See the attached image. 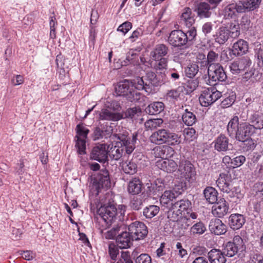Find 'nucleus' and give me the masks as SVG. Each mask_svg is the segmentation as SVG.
Returning a JSON list of instances; mask_svg holds the SVG:
<instances>
[{"label": "nucleus", "instance_id": "12", "mask_svg": "<svg viewBox=\"0 0 263 263\" xmlns=\"http://www.w3.org/2000/svg\"><path fill=\"white\" fill-rule=\"evenodd\" d=\"M108 147L105 144H98L95 146L90 153V158L100 162L104 163L107 160Z\"/></svg>", "mask_w": 263, "mask_h": 263}, {"label": "nucleus", "instance_id": "45", "mask_svg": "<svg viewBox=\"0 0 263 263\" xmlns=\"http://www.w3.org/2000/svg\"><path fill=\"white\" fill-rule=\"evenodd\" d=\"M153 65V68L156 71H164L167 67L168 59L167 58H160L158 60L155 61Z\"/></svg>", "mask_w": 263, "mask_h": 263}, {"label": "nucleus", "instance_id": "13", "mask_svg": "<svg viewBox=\"0 0 263 263\" xmlns=\"http://www.w3.org/2000/svg\"><path fill=\"white\" fill-rule=\"evenodd\" d=\"M185 33L181 30H174L171 31L168 37L169 44L175 47H179L186 45Z\"/></svg>", "mask_w": 263, "mask_h": 263}, {"label": "nucleus", "instance_id": "15", "mask_svg": "<svg viewBox=\"0 0 263 263\" xmlns=\"http://www.w3.org/2000/svg\"><path fill=\"white\" fill-rule=\"evenodd\" d=\"M232 176L229 172L221 173L216 180L217 186L224 193H229L231 190Z\"/></svg>", "mask_w": 263, "mask_h": 263}, {"label": "nucleus", "instance_id": "37", "mask_svg": "<svg viewBox=\"0 0 263 263\" xmlns=\"http://www.w3.org/2000/svg\"><path fill=\"white\" fill-rule=\"evenodd\" d=\"M160 208L155 205H150L143 209V215L146 218L151 219L159 212Z\"/></svg>", "mask_w": 263, "mask_h": 263}, {"label": "nucleus", "instance_id": "56", "mask_svg": "<svg viewBox=\"0 0 263 263\" xmlns=\"http://www.w3.org/2000/svg\"><path fill=\"white\" fill-rule=\"evenodd\" d=\"M136 263H152L151 256L146 253H143L138 256L135 259Z\"/></svg>", "mask_w": 263, "mask_h": 263}, {"label": "nucleus", "instance_id": "39", "mask_svg": "<svg viewBox=\"0 0 263 263\" xmlns=\"http://www.w3.org/2000/svg\"><path fill=\"white\" fill-rule=\"evenodd\" d=\"M183 122L187 126L193 125L196 121V116L191 111L185 109L182 116Z\"/></svg>", "mask_w": 263, "mask_h": 263}, {"label": "nucleus", "instance_id": "63", "mask_svg": "<svg viewBox=\"0 0 263 263\" xmlns=\"http://www.w3.org/2000/svg\"><path fill=\"white\" fill-rule=\"evenodd\" d=\"M213 25L211 22L204 23L202 27V31L205 35L210 34L213 30Z\"/></svg>", "mask_w": 263, "mask_h": 263}, {"label": "nucleus", "instance_id": "33", "mask_svg": "<svg viewBox=\"0 0 263 263\" xmlns=\"http://www.w3.org/2000/svg\"><path fill=\"white\" fill-rule=\"evenodd\" d=\"M121 167L123 172L127 174L134 175L137 172V165L133 160L122 162Z\"/></svg>", "mask_w": 263, "mask_h": 263}, {"label": "nucleus", "instance_id": "8", "mask_svg": "<svg viewBox=\"0 0 263 263\" xmlns=\"http://www.w3.org/2000/svg\"><path fill=\"white\" fill-rule=\"evenodd\" d=\"M221 97V92L214 87H210L202 91L199 100L202 106L208 107L213 104Z\"/></svg>", "mask_w": 263, "mask_h": 263}, {"label": "nucleus", "instance_id": "51", "mask_svg": "<svg viewBox=\"0 0 263 263\" xmlns=\"http://www.w3.org/2000/svg\"><path fill=\"white\" fill-rule=\"evenodd\" d=\"M183 134L185 139L188 141H193L197 137V134L194 128L193 127L187 128L184 129Z\"/></svg>", "mask_w": 263, "mask_h": 263}, {"label": "nucleus", "instance_id": "62", "mask_svg": "<svg viewBox=\"0 0 263 263\" xmlns=\"http://www.w3.org/2000/svg\"><path fill=\"white\" fill-rule=\"evenodd\" d=\"M179 204L181 205L183 212L185 211H187L189 209H190L191 206V202L188 199H181L178 200Z\"/></svg>", "mask_w": 263, "mask_h": 263}, {"label": "nucleus", "instance_id": "58", "mask_svg": "<svg viewBox=\"0 0 263 263\" xmlns=\"http://www.w3.org/2000/svg\"><path fill=\"white\" fill-rule=\"evenodd\" d=\"M180 93L177 89H171L167 91L166 95L167 100H177L180 96Z\"/></svg>", "mask_w": 263, "mask_h": 263}, {"label": "nucleus", "instance_id": "16", "mask_svg": "<svg viewBox=\"0 0 263 263\" xmlns=\"http://www.w3.org/2000/svg\"><path fill=\"white\" fill-rule=\"evenodd\" d=\"M93 183L98 184V188L110 187V180L108 171L106 169L101 170L95 177Z\"/></svg>", "mask_w": 263, "mask_h": 263}, {"label": "nucleus", "instance_id": "26", "mask_svg": "<svg viewBox=\"0 0 263 263\" xmlns=\"http://www.w3.org/2000/svg\"><path fill=\"white\" fill-rule=\"evenodd\" d=\"M195 21L191 9L189 7L184 8L181 16V22L187 27L190 28L195 23Z\"/></svg>", "mask_w": 263, "mask_h": 263}, {"label": "nucleus", "instance_id": "32", "mask_svg": "<svg viewBox=\"0 0 263 263\" xmlns=\"http://www.w3.org/2000/svg\"><path fill=\"white\" fill-rule=\"evenodd\" d=\"M230 32L225 27H221L217 30L215 35V41L219 44H223L229 39Z\"/></svg>", "mask_w": 263, "mask_h": 263}, {"label": "nucleus", "instance_id": "2", "mask_svg": "<svg viewBox=\"0 0 263 263\" xmlns=\"http://www.w3.org/2000/svg\"><path fill=\"white\" fill-rule=\"evenodd\" d=\"M126 208L123 204L119 205L118 208L114 204L104 205L98 209V213L106 223L111 224L116 219H123Z\"/></svg>", "mask_w": 263, "mask_h": 263}, {"label": "nucleus", "instance_id": "46", "mask_svg": "<svg viewBox=\"0 0 263 263\" xmlns=\"http://www.w3.org/2000/svg\"><path fill=\"white\" fill-rule=\"evenodd\" d=\"M182 215L175 210L172 206L167 212V218L170 221L173 222L179 221L182 217Z\"/></svg>", "mask_w": 263, "mask_h": 263}, {"label": "nucleus", "instance_id": "57", "mask_svg": "<svg viewBox=\"0 0 263 263\" xmlns=\"http://www.w3.org/2000/svg\"><path fill=\"white\" fill-rule=\"evenodd\" d=\"M235 101V96L234 95L226 97L221 102V105L223 108H227L231 106Z\"/></svg>", "mask_w": 263, "mask_h": 263}, {"label": "nucleus", "instance_id": "61", "mask_svg": "<svg viewBox=\"0 0 263 263\" xmlns=\"http://www.w3.org/2000/svg\"><path fill=\"white\" fill-rule=\"evenodd\" d=\"M246 161V157L244 156L240 155L236 157L232 161V164L234 167H239L242 165Z\"/></svg>", "mask_w": 263, "mask_h": 263}, {"label": "nucleus", "instance_id": "50", "mask_svg": "<svg viewBox=\"0 0 263 263\" xmlns=\"http://www.w3.org/2000/svg\"><path fill=\"white\" fill-rule=\"evenodd\" d=\"M141 112V109L137 107L129 108L125 112L121 114L123 116V119L130 118L133 119L135 116L138 113Z\"/></svg>", "mask_w": 263, "mask_h": 263}, {"label": "nucleus", "instance_id": "44", "mask_svg": "<svg viewBox=\"0 0 263 263\" xmlns=\"http://www.w3.org/2000/svg\"><path fill=\"white\" fill-rule=\"evenodd\" d=\"M218 59V54L213 50H210L208 53L206 61L203 62L202 63H205V65L210 67L211 65L219 64V63H216Z\"/></svg>", "mask_w": 263, "mask_h": 263}, {"label": "nucleus", "instance_id": "54", "mask_svg": "<svg viewBox=\"0 0 263 263\" xmlns=\"http://www.w3.org/2000/svg\"><path fill=\"white\" fill-rule=\"evenodd\" d=\"M136 56V54L134 51L128 52L126 54L125 60L121 62L122 66H125L133 63V60Z\"/></svg>", "mask_w": 263, "mask_h": 263}, {"label": "nucleus", "instance_id": "24", "mask_svg": "<svg viewBox=\"0 0 263 263\" xmlns=\"http://www.w3.org/2000/svg\"><path fill=\"white\" fill-rule=\"evenodd\" d=\"M210 6L205 2L198 3L195 7L194 11L201 18L209 17L211 16Z\"/></svg>", "mask_w": 263, "mask_h": 263}, {"label": "nucleus", "instance_id": "9", "mask_svg": "<svg viewBox=\"0 0 263 263\" xmlns=\"http://www.w3.org/2000/svg\"><path fill=\"white\" fill-rule=\"evenodd\" d=\"M177 173L179 174L180 178L189 182H193L196 180L195 168L190 161H181L178 165Z\"/></svg>", "mask_w": 263, "mask_h": 263}, {"label": "nucleus", "instance_id": "59", "mask_svg": "<svg viewBox=\"0 0 263 263\" xmlns=\"http://www.w3.org/2000/svg\"><path fill=\"white\" fill-rule=\"evenodd\" d=\"M108 252L110 258L112 260H116L117 256L119 254V250L114 244L110 243L109 245Z\"/></svg>", "mask_w": 263, "mask_h": 263}, {"label": "nucleus", "instance_id": "11", "mask_svg": "<svg viewBox=\"0 0 263 263\" xmlns=\"http://www.w3.org/2000/svg\"><path fill=\"white\" fill-rule=\"evenodd\" d=\"M128 231L134 240H140L144 238L147 235L148 230L146 226L142 222L135 221L128 226Z\"/></svg>", "mask_w": 263, "mask_h": 263}, {"label": "nucleus", "instance_id": "20", "mask_svg": "<svg viewBox=\"0 0 263 263\" xmlns=\"http://www.w3.org/2000/svg\"><path fill=\"white\" fill-rule=\"evenodd\" d=\"M246 222L245 216L240 214H232L229 218V224L234 230H239Z\"/></svg>", "mask_w": 263, "mask_h": 263}, {"label": "nucleus", "instance_id": "14", "mask_svg": "<svg viewBox=\"0 0 263 263\" xmlns=\"http://www.w3.org/2000/svg\"><path fill=\"white\" fill-rule=\"evenodd\" d=\"M113 138H115L118 141L116 144L120 145L125 147L126 153L128 154H131L133 151V148L132 145L129 144V139L128 132L126 130L120 131L118 134H114L112 135Z\"/></svg>", "mask_w": 263, "mask_h": 263}, {"label": "nucleus", "instance_id": "29", "mask_svg": "<svg viewBox=\"0 0 263 263\" xmlns=\"http://www.w3.org/2000/svg\"><path fill=\"white\" fill-rule=\"evenodd\" d=\"M243 10L240 5L232 3L227 5L224 10V15L226 18H232L237 13H242Z\"/></svg>", "mask_w": 263, "mask_h": 263}, {"label": "nucleus", "instance_id": "64", "mask_svg": "<svg viewBox=\"0 0 263 263\" xmlns=\"http://www.w3.org/2000/svg\"><path fill=\"white\" fill-rule=\"evenodd\" d=\"M106 131H103L99 127H97L95 128L93 132V139L95 140L102 139L104 136V133Z\"/></svg>", "mask_w": 263, "mask_h": 263}, {"label": "nucleus", "instance_id": "18", "mask_svg": "<svg viewBox=\"0 0 263 263\" xmlns=\"http://www.w3.org/2000/svg\"><path fill=\"white\" fill-rule=\"evenodd\" d=\"M229 205L225 200L220 199L212 208V213L218 217H223L229 212Z\"/></svg>", "mask_w": 263, "mask_h": 263}, {"label": "nucleus", "instance_id": "17", "mask_svg": "<svg viewBox=\"0 0 263 263\" xmlns=\"http://www.w3.org/2000/svg\"><path fill=\"white\" fill-rule=\"evenodd\" d=\"M134 239L129 232H122L116 239L117 246L120 249H127L132 245Z\"/></svg>", "mask_w": 263, "mask_h": 263}, {"label": "nucleus", "instance_id": "48", "mask_svg": "<svg viewBox=\"0 0 263 263\" xmlns=\"http://www.w3.org/2000/svg\"><path fill=\"white\" fill-rule=\"evenodd\" d=\"M229 29L230 36L232 38H236L240 34L239 25L237 22L234 21V22L231 23Z\"/></svg>", "mask_w": 263, "mask_h": 263}, {"label": "nucleus", "instance_id": "52", "mask_svg": "<svg viewBox=\"0 0 263 263\" xmlns=\"http://www.w3.org/2000/svg\"><path fill=\"white\" fill-rule=\"evenodd\" d=\"M240 141L243 142V148L246 151L253 150L256 146L254 141L250 137Z\"/></svg>", "mask_w": 263, "mask_h": 263}, {"label": "nucleus", "instance_id": "4", "mask_svg": "<svg viewBox=\"0 0 263 263\" xmlns=\"http://www.w3.org/2000/svg\"><path fill=\"white\" fill-rule=\"evenodd\" d=\"M149 139L152 143L158 145L166 143L175 145L179 144L181 142L180 136L165 129H159L154 132L150 136Z\"/></svg>", "mask_w": 263, "mask_h": 263}, {"label": "nucleus", "instance_id": "1", "mask_svg": "<svg viewBox=\"0 0 263 263\" xmlns=\"http://www.w3.org/2000/svg\"><path fill=\"white\" fill-rule=\"evenodd\" d=\"M250 124L247 122L239 123V118L235 116L229 122L227 131L229 135L239 141H244L255 133V129H263V119L259 115L254 113L249 118Z\"/></svg>", "mask_w": 263, "mask_h": 263}, {"label": "nucleus", "instance_id": "41", "mask_svg": "<svg viewBox=\"0 0 263 263\" xmlns=\"http://www.w3.org/2000/svg\"><path fill=\"white\" fill-rule=\"evenodd\" d=\"M237 61L240 72L250 69L252 62L248 57H243Z\"/></svg>", "mask_w": 263, "mask_h": 263}, {"label": "nucleus", "instance_id": "10", "mask_svg": "<svg viewBox=\"0 0 263 263\" xmlns=\"http://www.w3.org/2000/svg\"><path fill=\"white\" fill-rule=\"evenodd\" d=\"M208 76L211 85H215L219 82H223L227 78V74L222 67L219 64L211 65L208 67Z\"/></svg>", "mask_w": 263, "mask_h": 263}, {"label": "nucleus", "instance_id": "19", "mask_svg": "<svg viewBox=\"0 0 263 263\" xmlns=\"http://www.w3.org/2000/svg\"><path fill=\"white\" fill-rule=\"evenodd\" d=\"M209 227L210 231L217 235L225 234L227 230L226 225L217 218L212 219L210 221Z\"/></svg>", "mask_w": 263, "mask_h": 263}, {"label": "nucleus", "instance_id": "30", "mask_svg": "<svg viewBox=\"0 0 263 263\" xmlns=\"http://www.w3.org/2000/svg\"><path fill=\"white\" fill-rule=\"evenodd\" d=\"M142 182L139 178H134L128 183V192L132 195H137L141 191Z\"/></svg>", "mask_w": 263, "mask_h": 263}, {"label": "nucleus", "instance_id": "55", "mask_svg": "<svg viewBox=\"0 0 263 263\" xmlns=\"http://www.w3.org/2000/svg\"><path fill=\"white\" fill-rule=\"evenodd\" d=\"M187 44H189L191 42L193 41L196 36L197 35V32L196 28L193 27L190 29L186 33H185Z\"/></svg>", "mask_w": 263, "mask_h": 263}, {"label": "nucleus", "instance_id": "35", "mask_svg": "<svg viewBox=\"0 0 263 263\" xmlns=\"http://www.w3.org/2000/svg\"><path fill=\"white\" fill-rule=\"evenodd\" d=\"M124 151H125L124 146L116 144L115 146L111 147L108 153L112 159L118 160L122 157Z\"/></svg>", "mask_w": 263, "mask_h": 263}, {"label": "nucleus", "instance_id": "43", "mask_svg": "<svg viewBox=\"0 0 263 263\" xmlns=\"http://www.w3.org/2000/svg\"><path fill=\"white\" fill-rule=\"evenodd\" d=\"M206 227L201 221L194 224L190 229V232L193 235H201L206 231Z\"/></svg>", "mask_w": 263, "mask_h": 263}, {"label": "nucleus", "instance_id": "7", "mask_svg": "<svg viewBox=\"0 0 263 263\" xmlns=\"http://www.w3.org/2000/svg\"><path fill=\"white\" fill-rule=\"evenodd\" d=\"M246 250V246L242 238L239 235L235 236L232 241L227 242L223 250L224 255L233 257L237 253Z\"/></svg>", "mask_w": 263, "mask_h": 263}, {"label": "nucleus", "instance_id": "60", "mask_svg": "<svg viewBox=\"0 0 263 263\" xmlns=\"http://www.w3.org/2000/svg\"><path fill=\"white\" fill-rule=\"evenodd\" d=\"M132 27V24L130 22H125L120 25L117 30L123 32V34H125Z\"/></svg>", "mask_w": 263, "mask_h": 263}, {"label": "nucleus", "instance_id": "22", "mask_svg": "<svg viewBox=\"0 0 263 263\" xmlns=\"http://www.w3.org/2000/svg\"><path fill=\"white\" fill-rule=\"evenodd\" d=\"M248 50L247 42L243 40H239L234 44L230 54L235 56H240L245 54Z\"/></svg>", "mask_w": 263, "mask_h": 263}, {"label": "nucleus", "instance_id": "49", "mask_svg": "<svg viewBox=\"0 0 263 263\" xmlns=\"http://www.w3.org/2000/svg\"><path fill=\"white\" fill-rule=\"evenodd\" d=\"M199 71V67L198 65L196 64H192L189 65L185 69L186 76L190 78H192L195 76Z\"/></svg>", "mask_w": 263, "mask_h": 263}, {"label": "nucleus", "instance_id": "23", "mask_svg": "<svg viewBox=\"0 0 263 263\" xmlns=\"http://www.w3.org/2000/svg\"><path fill=\"white\" fill-rule=\"evenodd\" d=\"M208 258L210 263H226V259L223 251L213 249L208 253Z\"/></svg>", "mask_w": 263, "mask_h": 263}, {"label": "nucleus", "instance_id": "31", "mask_svg": "<svg viewBox=\"0 0 263 263\" xmlns=\"http://www.w3.org/2000/svg\"><path fill=\"white\" fill-rule=\"evenodd\" d=\"M164 109V105L161 102H155L149 104L146 108V113L151 115H156L161 112Z\"/></svg>", "mask_w": 263, "mask_h": 263}, {"label": "nucleus", "instance_id": "40", "mask_svg": "<svg viewBox=\"0 0 263 263\" xmlns=\"http://www.w3.org/2000/svg\"><path fill=\"white\" fill-rule=\"evenodd\" d=\"M163 122L162 119H153L147 120L144 123V126L146 130H153L158 127H159Z\"/></svg>", "mask_w": 263, "mask_h": 263}, {"label": "nucleus", "instance_id": "28", "mask_svg": "<svg viewBox=\"0 0 263 263\" xmlns=\"http://www.w3.org/2000/svg\"><path fill=\"white\" fill-rule=\"evenodd\" d=\"M147 198L146 194L142 193L140 195L134 196L130 201L129 205L132 209L138 211L141 209L143 203Z\"/></svg>", "mask_w": 263, "mask_h": 263}, {"label": "nucleus", "instance_id": "25", "mask_svg": "<svg viewBox=\"0 0 263 263\" xmlns=\"http://www.w3.org/2000/svg\"><path fill=\"white\" fill-rule=\"evenodd\" d=\"M99 119L102 120L117 121L123 119L121 113L114 112L107 109H102L99 114Z\"/></svg>", "mask_w": 263, "mask_h": 263}, {"label": "nucleus", "instance_id": "3", "mask_svg": "<svg viewBox=\"0 0 263 263\" xmlns=\"http://www.w3.org/2000/svg\"><path fill=\"white\" fill-rule=\"evenodd\" d=\"M134 88L139 90H144L151 93L154 87L159 85V81L156 73L152 71H147L144 76L137 77L132 80Z\"/></svg>", "mask_w": 263, "mask_h": 263}, {"label": "nucleus", "instance_id": "53", "mask_svg": "<svg viewBox=\"0 0 263 263\" xmlns=\"http://www.w3.org/2000/svg\"><path fill=\"white\" fill-rule=\"evenodd\" d=\"M76 146L78 149L77 152L79 154L83 155L86 154L85 139L82 138H77Z\"/></svg>", "mask_w": 263, "mask_h": 263}, {"label": "nucleus", "instance_id": "5", "mask_svg": "<svg viewBox=\"0 0 263 263\" xmlns=\"http://www.w3.org/2000/svg\"><path fill=\"white\" fill-rule=\"evenodd\" d=\"M133 81L125 80L118 83L115 88L116 92L118 96L124 97L130 102L138 100V94L134 89Z\"/></svg>", "mask_w": 263, "mask_h": 263}, {"label": "nucleus", "instance_id": "27", "mask_svg": "<svg viewBox=\"0 0 263 263\" xmlns=\"http://www.w3.org/2000/svg\"><path fill=\"white\" fill-rule=\"evenodd\" d=\"M229 141L223 135H220L215 140V148L218 152H225L229 149Z\"/></svg>", "mask_w": 263, "mask_h": 263}, {"label": "nucleus", "instance_id": "21", "mask_svg": "<svg viewBox=\"0 0 263 263\" xmlns=\"http://www.w3.org/2000/svg\"><path fill=\"white\" fill-rule=\"evenodd\" d=\"M168 50L166 45L163 44H158L150 52V57L154 61L158 60L160 58H165L164 57L168 53Z\"/></svg>", "mask_w": 263, "mask_h": 263}, {"label": "nucleus", "instance_id": "6", "mask_svg": "<svg viewBox=\"0 0 263 263\" xmlns=\"http://www.w3.org/2000/svg\"><path fill=\"white\" fill-rule=\"evenodd\" d=\"M170 149H171V148L164 146L162 148H159L158 155L161 159L156 162V165L158 168L163 171L171 173L177 170L178 164L173 160L164 158L167 156V155L165 154V152L168 151Z\"/></svg>", "mask_w": 263, "mask_h": 263}, {"label": "nucleus", "instance_id": "38", "mask_svg": "<svg viewBox=\"0 0 263 263\" xmlns=\"http://www.w3.org/2000/svg\"><path fill=\"white\" fill-rule=\"evenodd\" d=\"M176 193H175L174 191H165L164 193L161 195L160 201L162 204H167L170 201H173L174 199H175L177 195Z\"/></svg>", "mask_w": 263, "mask_h": 263}, {"label": "nucleus", "instance_id": "47", "mask_svg": "<svg viewBox=\"0 0 263 263\" xmlns=\"http://www.w3.org/2000/svg\"><path fill=\"white\" fill-rule=\"evenodd\" d=\"M76 130L77 131V135L76 136L75 138L86 139L87 137V135L89 132L88 129L81 124L77 125Z\"/></svg>", "mask_w": 263, "mask_h": 263}, {"label": "nucleus", "instance_id": "42", "mask_svg": "<svg viewBox=\"0 0 263 263\" xmlns=\"http://www.w3.org/2000/svg\"><path fill=\"white\" fill-rule=\"evenodd\" d=\"M199 82L197 79L188 80L184 85V88L186 93L193 92L198 86Z\"/></svg>", "mask_w": 263, "mask_h": 263}, {"label": "nucleus", "instance_id": "36", "mask_svg": "<svg viewBox=\"0 0 263 263\" xmlns=\"http://www.w3.org/2000/svg\"><path fill=\"white\" fill-rule=\"evenodd\" d=\"M261 0H249L240 5L243 12L254 10L259 7Z\"/></svg>", "mask_w": 263, "mask_h": 263}, {"label": "nucleus", "instance_id": "34", "mask_svg": "<svg viewBox=\"0 0 263 263\" xmlns=\"http://www.w3.org/2000/svg\"><path fill=\"white\" fill-rule=\"evenodd\" d=\"M203 194L207 201L211 204L215 203L217 201L218 193L212 187H207L203 191Z\"/></svg>", "mask_w": 263, "mask_h": 263}]
</instances>
